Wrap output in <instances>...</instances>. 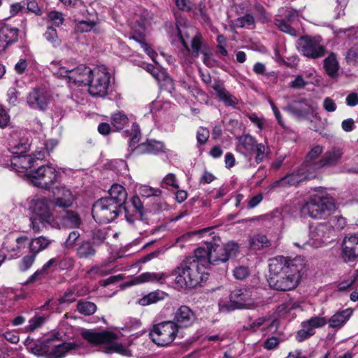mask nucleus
<instances>
[{
  "label": "nucleus",
  "instance_id": "nucleus-1",
  "mask_svg": "<svg viewBox=\"0 0 358 358\" xmlns=\"http://www.w3.org/2000/svg\"><path fill=\"white\" fill-rule=\"evenodd\" d=\"M238 251L239 246L234 241H229L222 245L207 244L206 248H198L194 257H186L172 271L176 287L181 289L196 287L207 278L206 268L210 265L227 262L236 257Z\"/></svg>",
  "mask_w": 358,
  "mask_h": 358
},
{
  "label": "nucleus",
  "instance_id": "nucleus-2",
  "mask_svg": "<svg viewBox=\"0 0 358 358\" xmlns=\"http://www.w3.org/2000/svg\"><path fill=\"white\" fill-rule=\"evenodd\" d=\"M303 264L300 259H291L279 256L272 259L269 264V286L278 291H289L294 289L301 278L300 272Z\"/></svg>",
  "mask_w": 358,
  "mask_h": 358
},
{
  "label": "nucleus",
  "instance_id": "nucleus-3",
  "mask_svg": "<svg viewBox=\"0 0 358 358\" xmlns=\"http://www.w3.org/2000/svg\"><path fill=\"white\" fill-rule=\"evenodd\" d=\"M171 43L177 40L184 47L186 53L193 57H197L202 46V37L194 27L187 25V21L182 17H176V27L169 30Z\"/></svg>",
  "mask_w": 358,
  "mask_h": 358
},
{
  "label": "nucleus",
  "instance_id": "nucleus-4",
  "mask_svg": "<svg viewBox=\"0 0 358 358\" xmlns=\"http://www.w3.org/2000/svg\"><path fill=\"white\" fill-rule=\"evenodd\" d=\"M111 74L103 65L94 69L85 66L82 76V85L88 86L90 94L94 97H105L108 95L111 83Z\"/></svg>",
  "mask_w": 358,
  "mask_h": 358
},
{
  "label": "nucleus",
  "instance_id": "nucleus-5",
  "mask_svg": "<svg viewBox=\"0 0 358 358\" xmlns=\"http://www.w3.org/2000/svg\"><path fill=\"white\" fill-rule=\"evenodd\" d=\"M336 210L334 199L325 192L312 194L301 206V213L314 219H326Z\"/></svg>",
  "mask_w": 358,
  "mask_h": 358
},
{
  "label": "nucleus",
  "instance_id": "nucleus-6",
  "mask_svg": "<svg viewBox=\"0 0 358 358\" xmlns=\"http://www.w3.org/2000/svg\"><path fill=\"white\" fill-rule=\"evenodd\" d=\"M29 209L32 213L30 226L34 232H39L46 225L51 227L55 216L50 206L52 201L47 197L35 195L28 200Z\"/></svg>",
  "mask_w": 358,
  "mask_h": 358
},
{
  "label": "nucleus",
  "instance_id": "nucleus-7",
  "mask_svg": "<svg viewBox=\"0 0 358 358\" xmlns=\"http://www.w3.org/2000/svg\"><path fill=\"white\" fill-rule=\"evenodd\" d=\"M80 335L84 340L92 345L106 344V346L103 350L106 353L117 352L124 356L131 355L130 350L127 347L115 341L117 339V336L113 332L82 329Z\"/></svg>",
  "mask_w": 358,
  "mask_h": 358
},
{
  "label": "nucleus",
  "instance_id": "nucleus-8",
  "mask_svg": "<svg viewBox=\"0 0 358 358\" xmlns=\"http://www.w3.org/2000/svg\"><path fill=\"white\" fill-rule=\"evenodd\" d=\"M85 66L78 64L76 59L71 58L52 61L50 69L53 75L65 78L68 83L82 85L81 79Z\"/></svg>",
  "mask_w": 358,
  "mask_h": 358
},
{
  "label": "nucleus",
  "instance_id": "nucleus-9",
  "mask_svg": "<svg viewBox=\"0 0 358 358\" xmlns=\"http://www.w3.org/2000/svg\"><path fill=\"white\" fill-rule=\"evenodd\" d=\"M229 301H220V311L229 312L235 309H252L257 306L252 292L247 289H235L229 296Z\"/></svg>",
  "mask_w": 358,
  "mask_h": 358
},
{
  "label": "nucleus",
  "instance_id": "nucleus-10",
  "mask_svg": "<svg viewBox=\"0 0 358 358\" xmlns=\"http://www.w3.org/2000/svg\"><path fill=\"white\" fill-rule=\"evenodd\" d=\"M59 173L52 164L43 165L25 176L35 187L49 190L58 181Z\"/></svg>",
  "mask_w": 358,
  "mask_h": 358
},
{
  "label": "nucleus",
  "instance_id": "nucleus-11",
  "mask_svg": "<svg viewBox=\"0 0 358 358\" xmlns=\"http://www.w3.org/2000/svg\"><path fill=\"white\" fill-rule=\"evenodd\" d=\"M122 211V209L111 200L101 198L94 203L92 215L96 222L106 224L113 221Z\"/></svg>",
  "mask_w": 358,
  "mask_h": 358
},
{
  "label": "nucleus",
  "instance_id": "nucleus-12",
  "mask_svg": "<svg viewBox=\"0 0 358 358\" xmlns=\"http://www.w3.org/2000/svg\"><path fill=\"white\" fill-rule=\"evenodd\" d=\"M178 331L176 325L169 320L155 324L150 331L149 336L157 345L164 347L175 340Z\"/></svg>",
  "mask_w": 358,
  "mask_h": 358
},
{
  "label": "nucleus",
  "instance_id": "nucleus-13",
  "mask_svg": "<svg viewBox=\"0 0 358 358\" xmlns=\"http://www.w3.org/2000/svg\"><path fill=\"white\" fill-rule=\"evenodd\" d=\"M296 45L303 56L314 59L322 57L326 51L320 36H302L297 40Z\"/></svg>",
  "mask_w": 358,
  "mask_h": 358
},
{
  "label": "nucleus",
  "instance_id": "nucleus-14",
  "mask_svg": "<svg viewBox=\"0 0 358 358\" xmlns=\"http://www.w3.org/2000/svg\"><path fill=\"white\" fill-rule=\"evenodd\" d=\"M315 177V175L314 174V171L303 169V165H301L298 170L294 171L290 174L286 175L280 180H278L271 184L266 188V190L268 192H271L276 188H286L291 186H295L303 180H310Z\"/></svg>",
  "mask_w": 358,
  "mask_h": 358
},
{
  "label": "nucleus",
  "instance_id": "nucleus-15",
  "mask_svg": "<svg viewBox=\"0 0 358 358\" xmlns=\"http://www.w3.org/2000/svg\"><path fill=\"white\" fill-rule=\"evenodd\" d=\"M80 215L69 208L62 209L55 215L51 227L55 229H77L82 224Z\"/></svg>",
  "mask_w": 358,
  "mask_h": 358
},
{
  "label": "nucleus",
  "instance_id": "nucleus-16",
  "mask_svg": "<svg viewBox=\"0 0 358 358\" xmlns=\"http://www.w3.org/2000/svg\"><path fill=\"white\" fill-rule=\"evenodd\" d=\"M59 266L62 269H68L73 266V259L70 257L52 258L43 264L42 268L36 270L27 279L26 283H30L45 278L49 273L51 268Z\"/></svg>",
  "mask_w": 358,
  "mask_h": 358
},
{
  "label": "nucleus",
  "instance_id": "nucleus-17",
  "mask_svg": "<svg viewBox=\"0 0 358 358\" xmlns=\"http://www.w3.org/2000/svg\"><path fill=\"white\" fill-rule=\"evenodd\" d=\"M29 238L25 236H16L14 234H8L3 243L4 258L9 259L17 257L27 245Z\"/></svg>",
  "mask_w": 358,
  "mask_h": 358
},
{
  "label": "nucleus",
  "instance_id": "nucleus-18",
  "mask_svg": "<svg viewBox=\"0 0 358 358\" xmlns=\"http://www.w3.org/2000/svg\"><path fill=\"white\" fill-rule=\"evenodd\" d=\"M331 233V226L327 222H321L310 227L308 243L313 248H320L327 241Z\"/></svg>",
  "mask_w": 358,
  "mask_h": 358
},
{
  "label": "nucleus",
  "instance_id": "nucleus-19",
  "mask_svg": "<svg viewBox=\"0 0 358 358\" xmlns=\"http://www.w3.org/2000/svg\"><path fill=\"white\" fill-rule=\"evenodd\" d=\"M52 204L55 208H69L76 200L72 191L64 185L52 187Z\"/></svg>",
  "mask_w": 358,
  "mask_h": 358
},
{
  "label": "nucleus",
  "instance_id": "nucleus-20",
  "mask_svg": "<svg viewBox=\"0 0 358 358\" xmlns=\"http://www.w3.org/2000/svg\"><path fill=\"white\" fill-rule=\"evenodd\" d=\"M196 315L194 311L187 306H180L173 313V320L177 329L187 328L191 327L196 321Z\"/></svg>",
  "mask_w": 358,
  "mask_h": 358
},
{
  "label": "nucleus",
  "instance_id": "nucleus-21",
  "mask_svg": "<svg viewBox=\"0 0 358 358\" xmlns=\"http://www.w3.org/2000/svg\"><path fill=\"white\" fill-rule=\"evenodd\" d=\"M44 157V150L37 151L33 155L13 156L11 166L17 172L23 173L33 166L36 160H41Z\"/></svg>",
  "mask_w": 358,
  "mask_h": 358
},
{
  "label": "nucleus",
  "instance_id": "nucleus-22",
  "mask_svg": "<svg viewBox=\"0 0 358 358\" xmlns=\"http://www.w3.org/2000/svg\"><path fill=\"white\" fill-rule=\"evenodd\" d=\"M342 257L345 262L358 259V233L345 236L342 243Z\"/></svg>",
  "mask_w": 358,
  "mask_h": 358
},
{
  "label": "nucleus",
  "instance_id": "nucleus-23",
  "mask_svg": "<svg viewBox=\"0 0 358 358\" xmlns=\"http://www.w3.org/2000/svg\"><path fill=\"white\" fill-rule=\"evenodd\" d=\"M343 154L342 148L334 146L324 154L315 166L320 169L336 166L341 162Z\"/></svg>",
  "mask_w": 358,
  "mask_h": 358
},
{
  "label": "nucleus",
  "instance_id": "nucleus-24",
  "mask_svg": "<svg viewBox=\"0 0 358 358\" xmlns=\"http://www.w3.org/2000/svg\"><path fill=\"white\" fill-rule=\"evenodd\" d=\"M49 95L42 89H34L27 96V103L33 108L44 110L49 103Z\"/></svg>",
  "mask_w": 358,
  "mask_h": 358
},
{
  "label": "nucleus",
  "instance_id": "nucleus-25",
  "mask_svg": "<svg viewBox=\"0 0 358 358\" xmlns=\"http://www.w3.org/2000/svg\"><path fill=\"white\" fill-rule=\"evenodd\" d=\"M212 88L215 91L220 101L223 102L226 106L236 108L238 99L225 89L222 82L215 80L212 85Z\"/></svg>",
  "mask_w": 358,
  "mask_h": 358
},
{
  "label": "nucleus",
  "instance_id": "nucleus-26",
  "mask_svg": "<svg viewBox=\"0 0 358 358\" xmlns=\"http://www.w3.org/2000/svg\"><path fill=\"white\" fill-rule=\"evenodd\" d=\"M18 29L10 25L0 27V50H5L8 45L17 41Z\"/></svg>",
  "mask_w": 358,
  "mask_h": 358
},
{
  "label": "nucleus",
  "instance_id": "nucleus-27",
  "mask_svg": "<svg viewBox=\"0 0 358 358\" xmlns=\"http://www.w3.org/2000/svg\"><path fill=\"white\" fill-rule=\"evenodd\" d=\"M353 310L351 308H346L334 313L329 320L327 324L329 327L334 329H340L350 320Z\"/></svg>",
  "mask_w": 358,
  "mask_h": 358
},
{
  "label": "nucleus",
  "instance_id": "nucleus-28",
  "mask_svg": "<svg viewBox=\"0 0 358 358\" xmlns=\"http://www.w3.org/2000/svg\"><path fill=\"white\" fill-rule=\"evenodd\" d=\"M89 292L88 289L83 285H75L69 288L64 294L58 299L60 304L71 303L79 296L86 295Z\"/></svg>",
  "mask_w": 358,
  "mask_h": 358
},
{
  "label": "nucleus",
  "instance_id": "nucleus-29",
  "mask_svg": "<svg viewBox=\"0 0 358 358\" xmlns=\"http://www.w3.org/2000/svg\"><path fill=\"white\" fill-rule=\"evenodd\" d=\"M78 345L76 343L64 342L54 345L47 353V358H63L66 355L76 350Z\"/></svg>",
  "mask_w": 358,
  "mask_h": 358
},
{
  "label": "nucleus",
  "instance_id": "nucleus-30",
  "mask_svg": "<svg viewBox=\"0 0 358 358\" xmlns=\"http://www.w3.org/2000/svg\"><path fill=\"white\" fill-rule=\"evenodd\" d=\"M256 143L257 141L252 136L244 134L238 138L236 149L240 153L250 156L255 150Z\"/></svg>",
  "mask_w": 358,
  "mask_h": 358
},
{
  "label": "nucleus",
  "instance_id": "nucleus-31",
  "mask_svg": "<svg viewBox=\"0 0 358 358\" xmlns=\"http://www.w3.org/2000/svg\"><path fill=\"white\" fill-rule=\"evenodd\" d=\"M127 194L124 187L119 184H114L109 189V196L105 197L106 199L111 200V202L115 203L122 209L127 199Z\"/></svg>",
  "mask_w": 358,
  "mask_h": 358
},
{
  "label": "nucleus",
  "instance_id": "nucleus-32",
  "mask_svg": "<svg viewBox=\"0 0 358 358\" xmlns=\"http://www.w3.org/2000/svg\"><path fill=\"white\" fill-rule=\"evenodd\" d=\"M323 150L324 148L322 145H317L313 147L308 152L306 159L302 164V165H303V169L314 171V174L316 176V173L320 169V167L315 166L317 164V162H315L314 160L322 153Z\"/></svg>",
  "mask_w": 358,
  "mask_h": 358
},
{
  "label": "nucleus",
  "instance_id": "nucleus-33",
  "mask_svg": "<svg viewBox=\"0 0 358 358\" xmlns=\"http://www.w3.org/2000/svg\"><path fill=\"white\" fill-rule=\"evenodd\" d=\"M323 66L325 73L329 77L333 79L338 77L340 65L336 55L334 52H331L328 57L324 59Z\"/></svg>",
  "mask_w": 358,
  "mask_h": 358
},
{
  "label": "nucleus",
  "instance_id": "nucleus-34",
  "mask_svg": "<svg viewBox=\"0 0 358 358\" xmlns=\"http://www.w3.org/2000/svg\"><path fill=\"white\" fill-rule=\"evenodd\" d=\"M163 149L164 144L161 141L150 140L137 145L136 152L156 155L162 152Z\"/></svg>",
  "mask_w": 358,
  "mask_h": 358
},
{
  "label": "nucleus",
  "instance_id": "nucleus-35",
  "mask_svg": "<svg viewBox=\"0 0 358 358\" xmlns=\"http://www.w3.org/2000/svg\"><path fill=\"white\" fill-rule=\"evenodd\" d=\"M52 241V240L43 236L33 238L28 242L29 251L36 256L41 251L48 248Z\"/></svg>",
  "mask_w": 358,
  "mask_h": 358
},
{
  "label": "nucleus",
  "instance_id": "nucleus-36",
  "mask_svg": "<svg viewBox=\"0 0 358 358\" xmlns=\"http://www.w3.org/2000/svg\"><path fill=\"white\" fill-rule=\"evenodd\" d=\"M166 278L164 273L145 272L132 280L133 285L141 284L148 282H159Z\"/></svg>",
  "mask_w": 358,
  "mask_h": 358
},
{
  "label": "nucleus",
  "instance_id": "nucleus-37",
  "mask_svg": "<svg viewBox=\"0 0 358 358\" xmlns=\"http://www.w3.org/2000/svg\"><path fill=\"white\" fill-rule=\"evenodd\" d=\"M166 296V294L164 292L156 290L151 292L139 299L138 300V303L141 306H145L164 300Z\"/></svg>",
  "mask_w": 358,
  "mask_h": 358
},
{
  "label": "nucleus",
  "instance_id": "nucleus-38",
  "mask_svg": "<svg viewBox=\"0 0 358 358\" xmlns=\"http://www.w3.org/2000/svg\"><path fill=\"white\" fill-rule=\"evenodd\" d=\"M287 110L296 117H303L310 112V108L304 101H301L289 105Z\"/></svg>",
  "mask_w": 358,
  "mask_h": 358
},
{
  "label": "nucleus",
  "instance_id": "nucleus-39",
  "mask_svg": "<svg viewBox=\"0 0 358 358\" xmlns=\"http://www.w3.org/2000/svg\"><path fill=\"white\" fill-rule=\"evenodd\" d=\"M253 153L255 154V161L257 164L262 162L270 154V148L266 143H256Z\"/></svg>",
  "mask_w": 358,
  "mask_h": 358
},
{
  "label": "nucleus",
  "instance_id": "nucleus-40",
  "mask_svg": "<svg viewBox=\"0 0 358 358\" xmlns=\"http://www.w3.org/2000/svg\"><path fill=\"white\" fill-rule=\"evenodd\" d=\"M77 310L82 315L90 316L93 315L97 309L96 304L88 301H79L77 303Z\"/></svg>",
  "mask_w": 358,
  "mask_h": 358
},
{
  "label": "nucleus",
  "instance_id": "nucleus-41",
  "mask_svg": "<svg viewBox=\"0 0 358 358\" xmlns=\"http://www.w3.org/2000/svg\"><path fill=\"white\" fill-rule=\"evenodd\" d=\"M270 242L265 235L257 234L254 236L250 242V248L252 250H257L263 248L268 247Z\"/></svg>",
  "mask_w": 358,
  "mask_h": 358
},
{
  "label": "nucleus",
  "instance_id": "nucleus-42",
  "mask_svg": "<svg viewBox=\"0 0 358 358\" xmlns=\"http://www.w3.org/2000/svg\"><path fill=\"white\" fill-rule=\"evenodd\" d=\"M96 250L89 241L82 242L77 248V254L81 258H87L95 255Z\"/></svg>",
  "mask_w": 358,
  "mask_h": 358
},
{
  "label": "nucleus",
  "instance_id": "nucleus-43",
  "mask_svg": "<svg viewBox=\"0 0 358 358\" xmlns=\"http://www.w3.org/2000/svg\"><path fill=\"white\" fill-rule=\"evenodd\" d=\"M303 322L311 330H315L316 328L324 327L327 324V320L324 317L313 316Z\"/></svg>",
  "mask_w": 358,
  "mask_h": 358
},
{
  "label": "nucleus",
  "instance_id": "nucleus-44",
  "mask_svg": "<svg viewBox=\"0 0 358 358\" xmlns=\"http://www.w3.org/2000/svg\"><path fill=\"white\" fill-rule=\"evenodd\" d=\"M301 329L296 331L295 338L297 342L301 343L315 334V330H311L303 322L301 324Z\"/></svg>",
  "mask_w": 358,
  "mask_h": 358
},
{
  "label": "nucleus",
  "instance_id": "nucleus-45",
  "mask_svg": "<svg viewBox=\"0 0 358 358\" xmlns=\"http://www.w3.org/2000/svg\"><path fill=\"white\" fill-rule=\"evenodd\" d=\"M128 123L129 118L121 112L116 113L112 116V124L117 129H122Z\"/></svg>",
  "mask_w": 358,
  "mask_h": 358
},
{
  "label": "nucleus",
  "instance_id": "nucleus-46",
  "mask_svg": "<svg viewBox=\"0 0 358 358\" xmlns=\"http://www.w3.org/2000/svg\"><path fill=\"white\" fill-rule=\"evenodd\" d=\"M29 147L30 145L27 141H21L10 145L9 150L13 156H22L25 155L24 153L29 150Z\"/></svg>",
  "mask_w": 358,
  "mask_h": 358
},
{
  "label": "nucleus",
  "instance_id": "nucleus-47",
  "mask_svg": "<svg viewBox=\"0 0 358 358\" xmlns=\"http://www.w3.org/2000/svg\"><path fill=\"white\" fill-rule=\"evenodd\" d=\"M275 26L281 31L285 33L289 34L292 36H297V31L295 29L292 27L289 24L285 22V20L282 19H275Z\"/></svg>",
  "mask_w": 358,
  "mask_h": 358
},
{
  "label": "nucleus",
  "instance_id": "nucleus-48",
  "mask_svg": "<svg viewBox=\"0 0 358 358\" xmlns=\"http://www.w3.org/2000/svg\"><path fill=\"white\" fill-rule=\"evenodd\" d=\"M141 138V134L139 131V128L137 124L134 122L131 127V132L130 134L129 138V145L131 149H134L136 151V144L139 141Z\"/></svg>",
  "mask_w": 358,
  "mask_h": 358
},
{
  "label": "nucleus",
  "instance_id": "nucleus-49",
  "mask_svg": "<svg viewBox=\"0 0 358 358\" xmlns=\"http://www.w3.org/2000/svg\"><path fill=\"white\" fill-rule=\"evenodd\" d=\"M345 60L348 64L358 63V44L352 45L345 53Z\"/></svg>",
  "mask_w": 358,
  "mask_h": 358
},
{
  "label": "nucleus",
  "instance_id": "nucleus-50",
  "mask_svg": "<svg viewBox=\"0 0 358 358\" xmlns=\"http://www.w3.org/2000/svg\"><path fill=\"white\" fill-rule=\"evenodd\" d=\"M161 187L163 188L171 187L178 189L179 185L175 174L170 173L166 175L161 182Z\"/></svg>",
  "mask_w": 358,
  "mask_h": 358
},
{
  "label": "nucleus",
  "instance_id": "nucleus-51",
  "mask_svg": "<svg viewBox=\"0 0 358 358\" xmlns=\"http://www.w3.org/2000/svg\"><path fill=\"white\" fill-rule=\"evenodd\" d=\"M280 15L284 16L285 19L290 22L298 20L299 12L293 8H282L280 10Z\"/></svg>",
  "mask_w": 358,
  "mask_h": 358
},
{
  "label": "nucleus",
  "instance_id": "nucleus-52",
  "mask_svg": "<svg viewBox=\"0 0 358 358\" xmlns=\"http://www.w3.org/2000/svg\"><path fill=\"white\" fill-rule=\"evenodd\" d=\"M45 321L43 316H35L29 320V324L25 327L27 331H33L39 328Z\"/></svg>",
  "mask_w": 358,
  "mask_h": 358
},
{
  "label": "nucleus",
  "instance_id": "nucleus-53",
  "mask_svg": "<svg viewBox=\"0 0 358 358\" xmlns=\"http://www.w3.org/2000/svg\"><path fill=\"white\" fill-rule=\"evenodd\" d=\"M80 234L78 231H72L69 233L66 240L63 244V247L65 249H71L74 248L76 242L79 239Z\"/></svg>",
  "mask_w": 358,
  "mask_h": 358
},
{
  "label": "nucleus",
  "instance_id": "nucleus-54",
  "mask_svg": "<svg viewBox=\"0 0 358 358\" xmlns=\"http://www.w3.org/2000/svg\"><path fill=\"white\" fill-rule=\"evenodd\" d=\"M36 255L31 253L29 255L24 256L19 264V268L21 271H26L29 269L36 259Z\"/></svg>",
  "mask_w": 358,
  "mask_h": 358
},
{
  "label": "nucleus",
  "instance_id": "nucleus-55",
  "mask_svg": "<svg viewBox=\"0 0 358 358\" xmlns=\"http://www.w3.org/2000/svg\"><path fill=\"white\" fill-rule=\"evenodd\" d=\"M327 223H329V224L331 226V231H332L334 229H336V230L343 229L345 227V226L346 225V220L344 217H343L341 216L336 215V216L332 217L330 219L329 222H328Z\"/></svg>",
  "mask_w": 358,
  "mask_h": 358
},
{
  "label": "nucleus",
  "instance_id": "nucleus-56",
  "mask_svg": "<svg viewBox=\"0 0 358 358\" xmlns=\"http://www.w3.org/2000/svg\"><path fill=\"white\" fill-rule=\"evenodd\" d=\"M248 117L259 129V132L264 129L266 120L263 116H258L256 113H251L248 115Z\"/></svg>",
  "mask_w": 358,
  "mask_h": 358
},
{
  "label": "nucleus",
  "instance_id": "nucleus-57",
  "mask_svg": "<svg viewBox=\"0 0 358 358\" xmlns=\"http://www.w3.org/2000/svg\"><path fill=\"white\" fill-rule=\"evenodd\" d=\"M255 23V18L251 14H246L245 15L238 17L236 20V25L238 27H245L253 25Z\"/></svg>",
  "mask_w": 358,
  "mask_h": 358
},
{
  "label": "nucleus",
  "instance_id": "nucleus-58",
  "mask_svg": "<svg viewBox=\"0 0 358 358\" xmlns=\"http://www.w3.org/2000/svg\"><path fill=\"white\" fill-rule=\"evenodd\" d=\"M95 27V23L92 21H80L76 25L77 32L83 33L91 31Z\"/></svg>",
  "mask_w": 358,
  "mask_h": 358
},
{
  "label": "nucleus",
  "instance_id": "nucleus-59",
  "mask_svg": "<svg viewBox=\"0 0 358 358\" xmlns=\"http://www.w3.org/2000/svg\"><path fill=\"white\" fill-rule=\"evenodd\" d=\"M109 269L106 268V266H94L91 268L87 274L91 277L103 276L109 273Z\"/></svg>",
  "mask_w": 358,
  "mask_h": 358
},
{
  "label": "nucleus",
  "instance_id": "nucleus-60",
  "mask_svg": "<svg viewBox=\"0 0 358 358\" xmlns=\"http://www.w3.org/2000/svg\"><path fill=\"white\" fill-rule=\"evenodd\" d=\"M48 20L55 26H60L63 24L64 17L61 12L53 10L48 13Z\"/></svg>",
  "mask_w": 358,
  "mask_h": 358
},
{
  "label": "nucleus",
  "instance_id": "nucleus-61",
  "mask_svg": "<svg viewBox=\"0 0 358 358\" xmlns=\"http://www.w3.org/2000/svg\"><path fill=\"white\" fill-rule=\"evenodd\" d=\"M161 192V190L159 189H154L146 185L140 187V194L145 197L157 196L160 195Z\"/></svg>",
  "mask_w": 358,
  "mask_h": 358
},
{
  "label": "nucleus",
  "instance_id": "nucleus-62",
  "mask_svg": "<svg viewBox=\"0 0 358 358\" xmlns=\"http://www.w3.org/2000/svg\"><path fill=\"white\" fill-rule=\"evenodd\" d=\"M28 351L38 357L43 356L48 353L45 345L36 343H34L31 347H28Z\"/></svg>",
  "mask_w": 358,
  "mask_h": 358
},
{
  "label": "nucleus",
  "instance_id": "nucleus-63",
  "mask_svg": "<svg viewBox=\"0 0 358 358\" xmlns=\"http://www.w3.org/2000/svg\"><path fill=\"white\" fill-rule=\"evenodd\" d=\"M44 36L46 40L52 43L53 45L55 46L59 44L57 33L55 29L52 27H48L44 34Z\"/></svg>",
  "mask_w": 358,
  "mask_h": 358
},
{
  "label": "nucleus",
  "instance_id": "nucleus-64",
  "mask_svg": "<svg viewBox=\"0 0 358 358\" xmlns=\"http://www.w3.org/2000/svg\"><path fill=\"white\" fill-rule=\"evenodd\" d=\"M209 138V131L207 129L200 127L196 133V140L198 143L203 145Z\"/></svg>",
  "mask_w": 358,
  "mask_h": 358
}]
</instances>
